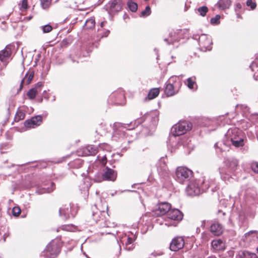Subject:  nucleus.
<instances>
[{"instance_id": "1", "label": "nucleus", "mask_w": 258, "mask_h": 258, "mask_svg": "<svg viewBox=\"0 0 258 258\" xmlns=\"http://www.w3.org/2000/svg\"><path fill=\"white\" fill-rule=\"evenodd\" d=\"M193 176V172L184 166L178 167L175 171L176 180L179 183H183L189 180Z\"/></svg>"}, {"instance_id": "2", "label": "nucleus", "mask_w": 258, "mask_h": 258, "mask_svg": "<svg viewBox=\"0 0 258 258\" xmlns=\"http://www.w3.org/2000/svg\"><path fill=\"white\" fill-rule=\"evenodd\" d=\"M192 128V124L188 121H180L174 125L171 128L172 134L176 137L186 133Z\"/></svg>"}, {"instance_id": "3", "label": "nucleus", "mask_w": 258, "mask_h": 258, "mask_svg": "<svg viewBox=\"0 0 258 258\" xmlns=\"http://www.w3.org/2000/svg\"><path fill=\"white\" fill-rule=\"evenodd\" d=\"M60 252V247L57 242L52 241L46 246L42 253L45 258H55Z\"/></svg>"}, {"instance_id": "4", "label": "nucleus", "mask_w": 258, "mask_h": 258, "mask_svg": "<svg viewBox=\"0 0 258 258\" xmlns=\"http://www.w3.org/2000/svg\"><path fill=\"white\" fill-rule=\"evenodd\" d=\"M116 179V174L114 171L106 167L103 170V173H97L94 178V180L97 182H100L103 180L114 181Z\"/></svg>"}, {"instance_id": "5", "label": "nucleus", "mask_w": 258, "mask_h": 258, "mask_svg": "<svg viewBox=\"0 0 258 258\" xmlns=\"http://www.w3.org/2000/svg\"><path fill=\"white\" fill-rule=\"evenodd\" d=\"M167 218L171 220V222L170 224L165 223V225L176 226L178 223L182 220L183 214L179 210L173 209L170 210L167 213Z\"/></svg>"}, {"instance_id": "6", "label": "nucleus", "mask_w": 258, "mask_h": 258, "mask_svg": "<svg viewBox=\"0 0 258 258\" xmlns=\"http://www.w3.org/2000/svg\"><path fill=\"white\" fill-rule=\"evenodd\" d=\"M199 43L200 49L203 51L210 50L212 49V39L210 37L206 34H203L200 36Z\"/></svg>"}, {"instance_id": "7", "label": "nucleus", "mask_w": 258, "mask_h": 258, "mask_svg": "<svg viewBox=\"0 0 258 258\" xmlns=\"http://www.w3.org/2000/svg\"><path fill=\"white\" fill-rule=\"evenodd\" d=\"M186 191L187 194L190 196L199 195L201 193V189L197 181H190L186 188Z\"/></svg>"}, {"instance_id": "8", "label": "nucleus", "mask_w": 258, "mask_h": 258, "mask_svg": "<svg viewBox=\"0 0 258 258\" xmlns=\"http://www.w3.org/2000/svg\"><path fill=\"white\" fill-rule=\"evenodd\" d=\"M106 9L110 14H114L121 11L122 9L121 0L112 1L106 6Z\"/></svg>"}, {"instance_id": "9", "label": "nucleus", "mask_w": 258, "mask_h": 258, "mask_svg": "<svg viewBox=\"0 0 258 258\" xmlns=\"http://www.w3.org/2000/svg\"><path fill=\"white\" fill-rule=\"evenodd\" d=\"M171 208V205L167 202L159 203L155 210V214L157 216L164 215L170 211Z\"/></svg>"}, {"instance_id": "10", "label": "nucleus", "mask_w": 258, "mask_h": 258, "mask_svg": "<svg viewBox=\"0 0 258 258\" xmlns=\"http://www.w3.org/2000/svg\"><path fill=\"white\" fill-rule=\"evenodd\" d=\"M184 245V241L182 237L174 238L170 245V249L172 251H177L181 249Z\"/></svg>"}, {"instance_id": "11", "label": "nucleus", "mask_w": 258, "mask_h": 258, "mask_svg": "<svg viewBox=\"0 0 258 258\" xmlns=\"http://www.w3.org/2000/svg\"><path fill=\"white\" fill-rule=\"evenodd\" d=\"M42 122V117L37 115L32 117L30 119H28L25 121L24 124L28 128H35V127L40 125Z\"/></svg>"}, {"instance_id": "12", "label": "nucleus", "mask_w": 258, "mask_h": 258, "mask_svg": "<svg viewBox=\"0 0 258 258\" xmlns=\"http://www.w3.org/2000/svg\"><path fill=\"white\" fill-rule=\"evenodd\" d=\"M71 204L66 205L60 208L59 210V216L64 220H66L70 218L71 214ZM73 216V215L72 214Z\"/></svg>"}, {"instance_id": "13", "label": "nucleus", "mask_w": 258, "mask_h": 258, "mask_svg": "<svg viewBox=\"0 0 258 258\" xmlns=\"http://www.w3.org/2000/svg\"><path fill=\"white\" fill-rule=\"evenodd\" d=\"M159 174L164 176L168 174V170L166 162L163 158H161L157 164Z\"/></svg>"}, {"instance_id": "14", "label": "nucleus", "mask_w": 258, "mask_h": 258, "mask_svg": "<svg viewBox=\"0 0 258 258\" xmlns=\"http://www.w3.org/2000/svg\"><path fill=\"white\" fill-rule=\"evenodd\" d=\"M211 232L215 236H219L223 232V228L219 222L214 221L210 226Z\"/></svg>"}, {"instance_id": "15", "label": "nucleus", "mask_w": 258, "mask_h": 258, "mask_svg": "<svg viewBox=\"0 0 258 258\" xmlns=\"http://www.w3.org/2000/svg\"><path fill=\"white\" fill-rule=\"evenodd\" d=\"M181 31V30H176L170 32L169 36L168 38H165L164 41L167 42L168 44L173 43L176 41H178L180 38L179 33Z\"/></svg>"}, {"instance_id": "16", "label": "nucleus", "mask_w": 258, "mask_h": 258, "mask_svg": "<svg viewBox=\"0 0 258 258\" xmlns=\"http://www.w3.org/2000/svg\"><path fill=\"white\" fill-rule=\"evenodd\" d=\"M258 239V231L251 230L246 233L243 238V240L250 242L255 241Z\"/></svg>"}, {"instance_id": "17", "label": "nucleus", "mask_w": 258, "mask_h": 258, "mask_svg": "<svg viewBox=\"0 0 258 258\" xmlns=\"http://www.w3.org/2000/svg\"><path fill=\"white\" fill-rule=\"evenodd\" d=\"M11 54V49L7 46L0 52V60L4 63H6L7 61L9 59Z\"/></svg>"}, {"instance_id": "18", "label": "nucleus", "mask_w": 258, "mask_h": 258, "mask_svg": "<svg viewBox=\"0 0 258 258\" xmlns=\"http://www.w3.org/2000/svg\"><path fill=\"white\" fill-rule=\"evenodd\" d=\"M227 134L230 141L236 140L237 139L242 138L241 136L240 131L236 128L229 130Z\"/></svg>"}, {"instance_id": "19", "label": "nucleus", "mask_w": 258, "mask_h": 258, "mask_svg": "<svg viewBox=\"0 0 258 258\" xmlns=\"http://www.w3.org/2000/svg\"><path fill=\"white\" fill-rule=\"evenodd\" d=\"M34 72L33 71L28 72L25 76L24 79L21 81L20 84V88L21 90L23 88V86L24 84L28 85L31 82L32 79L34 77Z\"/></svg>"}, {"instance_id": "20", "label": "nucleus", "mask_w": 258, "mask_h": 258, "mask_svg": "<svg viewBox=\"0 0 258 258\" xmlns=\"http://www.w3.org/2000/svg\"><path fill=\"white\" fill-rule=\"evenodd\" d=\"M213 248L216 250H221L225 249V243L221 239L214 240L211 243Z\"/></svg>"}, {"instance_id": "21", "label": "nucleus", "mask_w": 258, "mask_h": 258, "mask_svg": "<svg viewBox=\"0 0 258 258\" xmlns=\"http://www.w3.org/2000/svg\"><path fill=\"white\" fill-rule=\"evenodd\" d=\"M231 4L230 0H219L217 3V7L221 10L229 9Z\"/></svg>"}, {"instance_id": "22", "label": "nucleus", "mask_w": 258, "mask_h": 258, "mask_svg": "<svg viewBox=\"0 0 258 258\" xmlns=\"http://www.w3.org/2000/svg\"><path fill=\"white\" fill-rule=\"evenodd\" d=\"M134 241V239L132 237H127L125 242L124 248L127 250H133L135 247Z\"/></svg>"}, {"instance_id": "23", "label": "nucleus", "mask_w": 258, "mask_h": 258, "mask_svg": "<svg viewBox=\"0 0 258 258\" xmlns=\"http://www.w3.org/2000/svg\"><path fill=\"white\" fill-rule=\"evenodd\" d=\"M186 85L190 89H193L196 87V89L197 88V85L196 82V77H192L188 78L187 79Z\"/></svg>"}, {"instance_id": "24", "label": "nucleus", "mask_w": 258, "mask_h": 258, "mask_svg": "<svg viewBox=\"0 0 258 258\" xmlns=\"http://www.w3.org/2000/svg\"><path fill=\"white\" fill-rule=\"evenodd\" d=\"M239 258H257L256 254L251 253L247 251H244L239 252Z\"/></svg>"}, {"instance_id": "25", "label": "nucleus", "mask_w": 258, "mask_h": 258, "mask_svg": "<svg viewBox=\"0 0 258 258\" xmlns=\"http://www.w3.org/2000/svg\"><path fill=\"white\" fill-rule=\"evenodd\" d=\"M160 93L159 88H153L148 93V97L149 100H152L157 97Z\"/></svg>"}, {"instance_id": "26", "label": "nucleus", "mask_w": 258, "mask_h": 258, "mask_svg": "<svg viewBox=\"0 0 258 258\" xmlns=\"http://www.w3.org/2000/svg\"><path fill=\"white\" fill-rule=\"evenodd\" d=\"M165 92L168 96L174 95L175 92L174 91V86L172 84L168 83L166 84Z\"/></svg>"}, {"instance_id": "27", "label": "nucleus", "mask_w": 258, "mask_h": 258, "mask_svg": "<svg viewBox=\"0 0 258 258\" xmlns=\"http://www.w3.org/2000/svg\"><path fill=\"white\" fill-rule=\"evenodd\" d=\"M95 21L94 18H90L86 20L84 27L86 29H92L95 27Z\"/></svg>"}, {"instance_id": "28", "label": "nucleus", "mask_w": 258, "mask_h": 258, "mask_svg": "<svg viewBox=\"0 0 258 258\" xmlns=\"http://www.w3.org/2000/svg\"><path fill=\"white\" fill-rule=\"evenodd\" d=\"M227 164H228V166L231 170L233 171L235 169L236 167L237 166L238 162L236 160H232L231 161L227 160L226 161Z\"/></svg>"}, {"instance_id": "29", "label": "nucleus", "mask_w": 258, "mask_h": 258, "mask_svg": "<svg viewBox=\"0 0 258 258\" xmlns=\"http://www.w3.org/2000/svg\"><path fill=\"white\" fill-rule=\"evenodd\" d=\"M127 5L128 8L132 12H135L137 11V10L138 9V5L137 3H134V2H132V1H129L127 2Z\"/></svg>"}, {"instance_id": "30", "label": "nucleus", "mask_w": 258, "mask_h": 258, "mask_svg": "<svg viewBox=\"0 0 258 258\" xmlns=\"http://www.w3.org/2000/svg\"><path fill=\"white\" fill-rule=\"evenodd\" d=\"M233 146L236 147H242L244 145V141L242 138L237 139V140H234L231 141Z\"/></svg>"}, {"instance_id": "31", "label": "nucleus", "mask_w": 258, "mask_h": 258, "mask_svg": "<svg viewBox=\"0 0 258 258\" xmlns=\"http://www.w3.org/2000/svg\"><path fill=\"white\" fill-rule=\"evenodd\" d=\"M52 0H40V4L42 9L44 10L48 9L51 3Z\"/></svg>"}, {"instance_id": "32", "label": "nucleus", "mask_w": 258, "mask_h": 258, "mask_svg": "<svg viewBox=\"0 0 258 258\" xmlns=\"http://www.w3.org/2000/svg\"><path fill=\"white\" fill-rule=\"evenodd\" d=\"M38 93V91L36 88H32L30 89L27 93V96L30 99H34L37 94Z\"/></svg>"}, {"instance_id": "33", "label": "nucleus", "mask_w": 258, "mask_h": 258, "mask_svg": "<svg viewBox=\"0 0 258 258\" xmlns=\"http://www.w3.org/2000/svg\"><path fill=\"white\" fill-rule=\"evenodd\" d=\"M197 10L201 16L204 17L206 16L207 13L208 12V9L206 6H202L199 8Z\"/></svg>"}, {"instance_id": "34", "label": "nucleus", "mask_w": 258, "mask_h": 258, "mask_svg": "<svg viewBox=\"0 0 258 258\" xmlns=\"http://www.w3.org/2000/svg\"><path fill=\"white\" fill-rule=\"evenodd\" d=\"M151 8H150V6H147L145 8V10H144V11H143L141 12V16H143V17L148 16L151 14Z\"/></svg>"}, {"instance_id": "35", "label": "nucleus", "mask_w": 258, "mask_h": 258, "mask_svg": "<svg viewBox=\"0 0 258 258\" xmlns=\"http://www.w3.org/2000/svg\"><path fill=\"white\" fill-rule=\"evenodd\" d=\"M246 6L250 7L251 10H254L256 7V4L254 0H247L246 1Z\"/></svg>"}, {"instance_id": "36", "label": "nucleus", "mask_w": 258, "mask_h": 258, "mask_svg": "<svg viewBox=\"0 0 258 258\" xmlns=\"http://www.w3.org/2000/svg\"><path fill=\"white\" fill-rule=\"evenodd\" d=\"M220 16L217 15L214 18L211 19L210 22L212 24L217 25L220 23Z\"/></svg>"}, {"instance_id": "37", "label": "nucleus", "mask_w": 258, "mask_h": 258, "mask_svg": "<svg viewBox=\"0 0 258 258\" xmlns=\"http://www.w3.org/2000/svg\"><path fill=\"white\" fill-rule=\"evenodd\" d=\"M28 0H22L20 9L21 11L26 10L28 9Z\"/></svg>"}, {"instance_id": "38", "label": "nucleus", "mask_w": 258, "mask_h": 258, "mask_svg": "<svg viewBox=\"0 0 258 258\" xmlns=\"http://www.w3.org/2000/svg\"><path fill=\"white\" fill-rule=\"evenodd\" d=\"M41 28L43 31V32L44 33H49L52 30L51 26L49 24H47L42 26Z\"/></svg>"}, {"instance_id": "39", "label": "nucleus", "mask_w": 258, "mask_h": 258, "mask_svg": "<svg viewBox=\"0 0 258 258\" xmlns=\"http://www.w3.org/2000/svg\"><path fill=\"white\" fill-rule=\"evenodd\" d=\"M86 149L89 152V153L87 154L88 155H93L96 154L97 153L96 149L92 146H88Z\"/></svg>"}, {"instance_id": "40", "label": "nucleus", "mask_w": 258, "mask_h": 258, "mask_svg": "<svg viewBox=\"0 0 258 258\" xmlns=\"http://www.w3.org/2000/svg\"><path fill=\"white\" fill-rule=\"evenodd\" d=\"M12 213L14 216H18L21 213V209L19 207H15L12 209Z\"/></svg>"}, {"instance_id": "41", "label": "nucleus", "mask_w": 258, "mask_h": 258, "mask_svg": "<svg viewBox=\"0 0 258 258\" xmlns=\"http://www.w3.org/2000/svg\"><path fill=\"white\" fill-rule=\"evenodd\" d=\"M251 168L252 170L256 173H258V163H253L252 164Z\"/></svg>"}, {"instance_id": "42", "label": "nucleus", "mask_w": 258, "mask_h": 258, "mask_svg": "<svg viewBox=\"0 0 258 258\" xmlns=\"http://www.w3.org/2000/svg\"><path fill=\"white\" fill-rule=\"evenodd\" d=\"M61 228L63 230L71 231L72 230V227L70 225H63Z\"/></svg>"}, {"instance_id": "43", "label": "nucleus", "mask_w": 258, "mask_h": 258, "mask_svg": "<svg viewBox=\"0 0 258 258\" xmlns=\"http://www.w3.org/2000/svg\"><path fill=\"white\" fill-rule=\"evenodd\" d=\"M106 162H107V159H106V157L105 156L103 157L102 159V160H101V163L105 165L106 163Z\"/></svg>"}, {"instance_id": "44", "label": "nucleus", "mask_w": 258, "mask_h": 258, "mask_svg": "<svg viewBox=\"0 0 258 258\" xmlns=\"http://www.w3.org/2000/svg\"><path fill=\"white\" fill-rule=\"evenodd\" d=\"M20 114V119H23L24 117V114L21 112H20L17 114V115Z\"/></svg>"}, {"instance_id": "45", "label": "nucleus", "mask_w": 258, "mask_h": 258, "mask_svg": "<svg viewBox=\"0 0 258 258\" xmlns=\"http://www.w3.org/2000/svg\"><path fill=\"white\" fill-rule=\"evenodd\" d=\"M171 258H183V257L182 256H181L180 255H178L176 256H173Z\"/></svg>"}, {"instance_id": "46", "label": "nucleus", "mask_w": 258, "mask_h": 258, "mask_svg": "<svg viewBox=\"0 0 258 258\" xmlns=\"http://www.w3.org/2000/svg\"><path fill=\"white\" fill-rule=\"evenodd\" d=\"M6 66V63H4V64L2 66L0 64V71L2 70Z\"/></svg>"}, {"instance_id": "47", "label": "nucleus", "mask_w": 258, "mask_h": 258, "mask_svg": "<svg viewBox=\"0 0 258 258\" xmlns=\"http://www.w3.org/2000/svg\"><path fill=\"white\" fill-rule=\"evenodd\" d=\"M37 86L38 87H41V86H42V83H41V82H39V83H38L37 84Z\"/></svg>"}, {"instance_id": "48", "label": "nucleus", "mask_w": 258, "mask_h": 258, "mask_svg": "<svg viewBox=\"0 0 258 258\" xmlns=\"http://www.w3.org/2000/svg\"><path fill=\"white\" fill-rule=\"evenodd\" d=\"M226 176H227V175H225V176H222L223 179L225 181H226V180H227V179H226V178H227V177H226Z\"/></svg>"}, {"instance_id": "49", "label": "nucleus", "mask_w": 258, "mask_h": 258, "mask_svg": "<svg viewBox=\"0 0 258 258\" xmlns=\"http://www.w3.org/2000/svg\"><path fill=\"white\" fill-rule=\"evenodd\" d=\"M100 26H101V27H103L104 26V22H101V24H100Z\"/></svg>"}, {"instance_id": "50", "label": "nucleus", "mask_w": 258, "mask_h": 258, "mask_svg": "<svg viewBox=\"0 0 258 258\" xmlns=\"http://www.w3.org/2000/svg\"><path fill=\"white\" fill-rule=\"evenodd\" d=\"M217 145H218V143H216V144H215V146L216 147H217Z\"/></svg>"}, {"instance_id": "51", "label": "nucleus", "mask_w": 258, "mask_h": 258, "mask_svg": "<svg viewBox=\"0 0 258 258\" xmlns=\"http://www.w3.org/2000/svg\"><path fill=\"white\" fill-rule=\"evenodd\" d=\"M229 179H230V177H228V178H227V180H228V181H229Z\"/></svg>"}, {"instance_id": "52", "label": "nucleus", "mask_w": 258, "mask_h": 258, "mask_svg": "<svg viewBox=\"0 0 258 258\" xmlns=\"http://www.w3.org/2000/svg\"><path fill=\"white\" fill-rule=\"evenodd\" d=\"M257 120H258V115H257Z\"/></svg>"}]
</instances>
